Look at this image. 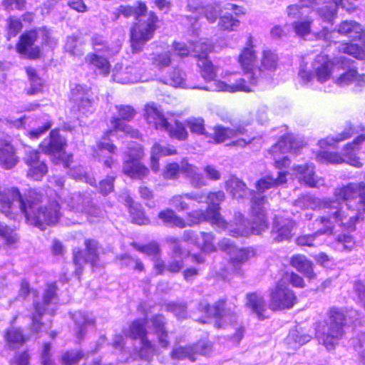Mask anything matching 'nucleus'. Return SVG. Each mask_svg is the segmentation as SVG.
Segmentation results:
<instances>
[{"instance_id": "obj_33", "label": "nucleus", "mask_w": 365, "mask_h": 365, "mask_svg": "<svg viewBox=\"0 0 365 365\" xmlns=\"http://www.w3.org/2000/svg\"><path fill=\"white\" fill-rule=\"evenodd\" d=\"M85 62L88 67L97 70L103 76H107L110 73L111 66L108 59L96 52L88 53Z\"/></svg>"}, {"instance_id": "obj_57", "label": "nucleus", "mask_w": 365, "mask_h": 365, "mask_svg": "<svg viewBox=\"0 0 365 365\" xmlns=\"http://www.w3.org/2000/svg\"><path fill=\"white\" fill-rule=\"evenodd\" d=\"M354 246V241L351 236L340 235L336 240L334 247L339 251H350Z\"/></svg>"}, {"instance_id": "obj_4", "label": "nucleus", "mask_w": 365, "mask_h": 365, "mask_svg": "<svg viewBox=\"0 0 365 365\" xmlns=\"http://www.w3.org/2000/svg\"><path fill=\"white\" fill-rule=\"evenodd\" d=\"M265 202L264 196H262L260 193L255 194L252 199V221L245 222L241 213H236L233 223L230 225V235H259L266 230L268 228V223L264 210Z\"/></svg>"}, {"instance_id": "obj_1", "label": "nucleus", "mask_w": 365, "mask_h": 365, "mask_svg": "<svg viewBox=\"0 0 365 365\" xmlns=\"http://www.w3.org/2000/svg\"><path fill=\"white\" fill-rule=\"evenodd\" d=\"M43 198V193L36 187L28 188L24 195L18 187H5L0 190V212L6 217L11 216L18 201L26 222L44 230L59 221L61 205L56 200H51L42 206Z\"/></svg>"}, {"instance_id": "obj_58", "label": "nucleus", "mask_w": 365, "mask_h": 365, "mask_svg": "<svg viewBox=\"0 0 365 365\" xmlns=\"http://www.w3.org/2000/svg\"><path fill=\"white\" fill-rule=\"evenodd\" d=\"M180 175V165L175 162L167 163L162 173L165 180H177L179 178Z\"/></svg>"}, {"instance_id": "obj_35", "label": "nucleus", "mask_w": 365, "mask_h": 365, "mask_svg": "<svg viewBox=\"0 0 365 365\" xmlns=\"http://www.w3.org/2000/svg\"><path fill=\"white\" fill-rule=\"evenodd\" d=\"M363 29L360 24L354 21H344L338 26L337 32L352 39L361 38Z\"/></svg>"}, {"instance_id": "obj_38", "label": "nucleus", "mask_w": 365, "mask_h": 365, "mask_svg": "<svg viewBox=\"0 0 365 365\" xmlns=\"http://www.w3.org/2000/svg\"><path fill=\"white\" fill-rule=\"evenodd\" d=\"M287 181L286 173L282 172L278 173L277 178L272 176L267 175L259 179L256 184V188L260 193L264 192L267 190L278 186L284 183Z\"/></svg>"}, {"instance_id": "obj_16", "label": "nucleus", "mask_w": 365, "mask_h": 365, "mask_svg": "<svg viewBox=\"0 0 365 365\" xmlns=\"http://www.w3.org/2000/svg\"><path fill=\"white\" fill-rule=\"evenodd\" d=\"M38 38V29L34 28L22 33L16 43V51L29 60H36L41 56L39 46H34Z\"/></svg>"}, {"instance_id": "obj_30", "label": "nucleus", "mask_w": 365, "mask_h": 365, "mask_svg": "<svg viewBox=\"0 0 365 365\" xmlns=\"http://www.w3.org/2000/svg\"><path fill=\"white\" fill-rule=\"evenodd\" d=\"M296 170L297 176L301 182L309 187H318L323 185L322 180H318L314 175L313 164H306L304 165H298L294 168Z\"/></svg>"}, {"instance_id": "obj_39", "label": "nucleus", "mask_w": 365, "mask_h": 365, "mask_svg": "<svg viewBox=\"0 0 365 365\" xmlns=\"http://www.w3.org/2000/svg\"><path fill=\"white\" fill-rule=\"evenodd\" d=\"M247 305L260 319L266 317V303L263 298L256 294L247 295Z\"/></svg>"}, {"instance_id": "obj_24", "label": "nucleus", "mask_w": 365, "mask_h": 365, "mask_svg": "<svg viewBox=\"0 0 365 365\" xmlns=\"http://www.w3.org/2000/svg\"><path fill=\"white\" fill-rule=\"evenodd\" d=\"M19 163V157L11 140L0 138V167L4 170H11Z\"/></svg>"}, {"instance_id": "obj_63", "label": "nucleus", "mask_w": 365, "mask_h": 365, "mask_svg": "<svg viewBox=\"0 0 365 365\" xmlns=\"http://www.w3.org/2000/svg\"><path fill=\"white\" fill-rule=\"evenodd\" d=\"M294 205L302 209L312 208L316 206L315 199L309 195H304L298 197L294 202Z\"/></svg>"}, {"instance_id": "obj_2", "label": "nucleus", "mask_w": 365, "mask_h": 365, "mask_svg": "<svg viewBox=\"0 0 365 365\" xmlns=\"http://www.w3.org/2000/svg\"><path fill=\"white\" fill-rule=\"evenodd\" d=\"M328 211L327 215L318 217L316 222L322 225L323 227L317 230L310 235H303L296 239L299 246L314 247L319 245V237L322 235H331L334 225L333 222L339 225L348 231L355 230V222L359 215L349 210L346 205H341L337 202H331L327 204Z\"/></svg>"}, {"instance_id": "obj_46", "label": "nucleus", "mask_w": 365, "mask_h": 365, "mask_svg": "<svg viewBox=\"0 0 365 365\" xmlns=\"http://www.w3.org/2000/svg\"><path fill=\"white\" fill-rule=\"evenodd\" d=\"M170 356L172 359L176 360H182L188 359L191 361H195V350L192 345H186L184 346H178L170 351Z\"/></svg>"}, {"instance_id": "obj_6", "label": "nucleus", "mask_w": 365, "mask_h": 365, "mask_svg": "<svg viewBox=\"0 0 365 365\" xmlns=\"http://www.w3.org/2000/svg\"><path fill=\"white\" fill-rule=\"evenodd\" d=\"M146 19H136L129 28V43L133 53L143 51L146 43L155 36L160 20L154 11H148Z\"/></svg>"}, {"instance_id": "obj_26", "label": "nucleus", "mask_w": 365, "mask_h": 365, "mask_svg": "<svg viewBox=\"0 0 365 365\" xmlns=\"http://www.w3.org/2000/svg\"><path fill=\"white\" fill-rule=\"evenodd\" d=\"M148 6L145 1H138L135 6L129 4L120 5L113 13V20L118 19L120 16H123L125 19L133 16L135 21L136 19L145 16L148 13Z\"/></svg>"}, {"instance_id": "obj_50", "label": "nucleus", "mask_w": 365, "mask_h": 365, "mask_svg": "<svg viewBox=\"0 0 365 365\" xmlns=\"http://www.w3.org/2000/svg\"><path fill=\"white\" fill-rule=\"evenodd\" d=\"M230 192L234 197L242 198L247 195L245 183L235 176H230Z\"/></svg>"}, {"instance_id": "obj_45", "label": "nucleus", "mask_w": 365, "mask_h": 365, "mask_svg": "<svg viewBox=\"0 0 365 365\" xmlns=\"http://www.w3.org/2000/svg\"><path fill=\"white\" fill-rule=\"evenodd\" d=\"M6 35L7 41L16 37L23 29L21 21L14 16H9L6 19Z\"/></svg>"}, {"instance_id": "obj_31", "label": "nucleus", "mask_w": 365, "mask_h": 365, "mask_svg": "<svg viewBox=\"0 0 365 365\" xmlns=\"http://www.w3.org/2000/svg\"><path fill=\"white\" fill-rule=\"evenodd\" d=\"M126 207L133 224L145 225L150 223V219L141 205L135 203L131 197L126 199Z\"/></svg>"}, {"instance_id": "obj_32", "label": "nucleus", "mask_w": 365, "mask_h": 365, "mask_svg": "<svg viewBox=\"0 0 365 365\" xmlns=\"http://www.w3.org/2000/svg\"><path fill=\"white\" fill-rule=\"evenodd\" d=\"M253 251L249 248H238L230 242V267L239 270L241 265L251 256Z\"/></svg>"}, {"instance_id": "obj_48", "label": "nucleus", "mask_w": 365, "mask_h": 365, "mask_svg": "<svg viewBox=\"0 0 365 365\" xmlns=\"http://www.w3.org/2000/svg\"><path fill=\"white\" fill-rule=\"evenodd\" d=\"M359 128H354L350 123L347 124L346 127L344 130L339 133L335 138H327L326 140H322L319 141L320 145L322 147L324 144L332 145L336 142H339L341 140H344L354 134H357L359 133Z\"/></svg>"}, {"instance_id": "obj_25", "label": "nucleus", "mask_w": 365, "mask_h": 365, "mask_svg": "<svg viewBox=\"0 0 365 365\" xmlns=\"http://www.w3.org/2000/svg\"><path fill=\"white\" fill-rule=\"evenodd\" d=\"M151 327L157 336L159 345L167 349L170 346L169 331L167 328V320L162 314H155L150 317Z\"/></svg>"}, {"instance_id": "obj_54", "label": "nucleus", "mask_w": 365, "mask_h": 365, "mask_svg": "<svg viewBox=\"0 0 365 365\" xmlns=\"http://www.w3.org/2000/svg\"><path fill=\"white\" fill-rule=\"evenodd\" d=\"M139 340L141 344L139 350L140 357L150 360L156 350L155 344L148 339V336Z\"/></svg>"}, {"instance_id": "obj_15", "label": "nucleus", "mask_w": 365, "mask_h": 365, "mask_svg": "<svg viewBox=\"0 0 365 365\" xmlns=\"http://www.w3.org/2000/svg\"><path fill=\"white\" fill-rule=\"evenodd\" d=\"M334 195L335 200H329L324 202V207L326 210V212L328 211L327 204L331 202H337L341 205H346L351 212H355L359 215V217L355 222V225L363 219V213L359 210H355L351 208L349 201L355 199L356 197H365V182H360L358 183H349L346 185L336 187L334 191Z\"/></svg>"}, {"instance_id": "obj_56", "label": "nucleus", "mask_w": 365, "mask_h": 365, "mask_svg": "<svg viewBox=\"0 0 365 365\" xmlns=\"http://www.w3.org/2000/svg\"><path fill=\"white\" fill-rule=\"evenodd\" d=\"M314 5L313 0H302L300 4L291 5L287 8L288 16L292 18H298L304 14V7H312Z\"/></svg>"}, {"instance_id": "obj_53", "label": "nucleus", "mask_w": 365, "mask_h": 365, "mask_svg": "<svg viewBox=\"0 0 365 365\" xmlns=\"http://www.w3.org/2000/svg\"><path fill=\"white\" fill-rule=\"evenodd\" d=\"M118 117L130 122L134 119L137 114L135 108L131 105L119 104L115 106Z\"/></svg>"}, {"instance_id": "obj_3", "label": "nucleus", "mask_w": 365, "mask_h": 365, "mask_svg": "<svg viewBox=\"0 0 365 365\" xmlns=\"http://www.w3.org/2000/svg\"><path fill=\"white\" fill-rule=\"evenodd\" d=\"M125 122V120L118 116L112 117L110 119L112 128L104 132L101 138L96 142V146L93 148V156L97 158L106 168L112 169L118 164V160L114 155L118 154V149L109 138L113 132H122L130 138L142 139L140 130L126 124Z\"/></svg>"}, {"instance_id": "obj_59", "label": "nucleus", "mask_w": 365, "mask_h": 365, "mask_svg": "<svg viewBox=\"0 0 365 365\" xmlns=\"http://www.w3.org/2000/svg\"><path fill=\"white\" fill-rule=\"evenodd\" d=\"M115 176L107 175L99 182L98 192L103 196L108 195L114 190Z\"/></svg>"}, {"instance_id": "obj_10", "label": "nucleus", "mask_w": 365, "mask_h": 365, "mask_svg": "<svg viewBox=\"0 0 365 365\" xmlns=\"http://www.w3.org/2000/svg\"><path fill=\"white\" fill-rule=\"evenodd\" d=\"M238 61L245 72L246 78L250 81V72L255 71L257 67V56L253 49L252 38L250 36L246 46L239 56ZM244 91L250 92V82L247 83L245 78L236 79L235 83L230 84V92Z\"/></svg>"}, {"instance_id": "obj_13", "label": "nucleus", "mask_w": 365, "mask_h": 365, "mask_svg": "<svg viewBox=\"0 0 365 365\" xmlns=\"http://www.w3.org/2000/svg\"><path fill=\"white\" fill-rule=\"evenodd\" d=\"M84 250L77 248L72 252V262L75 266L74 274L78 277L83 272L84 265L88 263L92 267L98 265L100 259L98 249L100 245L98 240L93 238L84 240Z\"/></svg>"}, {"instance_id": "obj_64", "label": "nucleus", "mask_w": 365, "mask_h": 365, "mask_svg": "<svg viewBox=\"0 0 365 365\" xmlns=\"http://www.w3.org/2000/svg\"><path fill=\"white\" fill-rule=\"evenodd\" d=\"M31 355L28 349L23 350L15 354L11 364L13 365H29Z\"/></svg>"}, {"instance_id": "obj_55", "label": "nucleus", "mask_w": 365, "mask_h": 365, "mask_svg": "<svg viewBox=\"0 0 365 365\" xmlns=\"http://www.w3.org/2000/svg\"><path fill=\"white\" fill-rule=\"evenodd\" d=\"M339 51L353 56L356 58L364 57V51L356 43H343L337 47Z\"/></svg>"}, {"instance_id": "obj_44", "label": "nucleus", "mask_w": 365, "mask_h": 365, "mask_svg": "<svg viewBox=\"0 0 365 365\" xmlns=\"http://www.w3.org/2000/svg\"><path fill=\"white\" fill-rule=\"evenodd\" d=\"M232 128H230V146L236 145L243 147L248 143H250L254 138H239L237 140H232L233 137H238L239 135H243L246 131L244 126L242 125H232Z\"/></svg>"}, {"instance_id": "obj_22", "label": "nucleus", "mask_w": 365, "mask_h": 365, "mask_svg": "<svg viewBox=\"0 0 365 365\" xmlns=\"http://www.w3.org/2000/svg\"><path fill=\"white\" fill-rule=\"evenodd\" d=\"M353 63H351L345 57L339 58L336 68H341L344 72L335 80L338 86L343 87L352 83H355L359 86L365 85V76L358 74Z\"/></svg>"}, {"instance_id": "obj_34", "label": "nucleus", "mask_w": 365, "mask_h": 365, "mask_svg": "<svg viewBox=\"0 0 365 365\" xmlns=\"http://www.w3.org/2000/svg\"><path fill=\"white\" fill-rule=\"evenodd\" d=\"M201 197L190 193L175 194L169 199V204L178 211H185L189 208L187 200L200 202L199 198Z\"/></svg>"}, {"instance_id": "obj_49", "label": "nucleus", "mask_w": 365, "mask_h": 365, "mask_svg": "<svg viewBox=\"0 0 365 365\" xmlns=\"http://www.w3.org/2000/svg\"><path fill=\"white\" fill-rule=\"evenodd\" d=\"M186 127H188L190 131L195 135H201L206 134L205 120L202 118H191L183 122Z\"/></svg>"}, {"instance_id": "obj_20", "label": "nucleus", "mask_w": 365, "mask_h": 365, "mask_svg": "<svg viewBox=\"0 0 365 365\" xmlns=\"http://www.w3.org/2000/svg\"><path fill=\"white\" fill-rule=\"evenodd\" d=\"M296 299L294 293L287 287L282 279L270 293L269 307L274 311L290 309L295 304Z\"/></svg>"}, {"instance_id": "obj_23", "label": "nucleus", "mask_w": 365, "mask_h": 365, "mask_svg": "<svg viewBox=\"0 0 365 365\" xmlns=\"http://www.w3.org/2000/svg\"><path fill=\"white\" fill-rule=\"evenodd\" d=\"M193 45L195 49L201 50V52L197 53L195 57L202 76L207 81L213 80L216 76L215 69L207 57V53L212 50V46L201 41L195 42Z\"/></svg>"}, {"instance_id": "obj_28", "label": "nucleus", "mask_w": 365, "mask_h": 365, "mask_svg": "<svg viewBox=\"0 0 365 365\" xmlns=\"http://www.w3.org/2000/svg\"><path fill=\"white\" fill-rule=\"evenodd\" d=\"M4 339L10 349H16L24 346L29 341V336L23 330L17 327L6 329L4 333Z\"/></svg>"}, {"instance_id": "obj_5", "label": "nucleus", "mask_w": 365, "mask_h": 365, "mask_svg": "<svg viewBox=\"0 0 365 365\" xmlns=\"http://www.w3.org/2000/svg\"><path fill=\"white\" fill-rule=\"evenodd\" d=\"M143 117L148 125L155 130H165L172 139L179 141H185L188 139L189 133L183 122L179 119L169 122L168 118L154 103H148L145 105Z\"/></svg>"}, {"instance_id": "obj_62", "label": "nucleus", "mask_w": 365, "mask_h": 365, "mask_svg": "<svg viewBox=\"0 0 365 365\" xmlns=\"http://www.w3.org/2000/svg\"><path fill=\"white\" fill-rule=\"evenodd\" d=\"M57 286L55 282L48 284L43 293V303L48 305L57 297Z\"/></svg>"}, {"instance_id": "obj_42", "label": "nucleus", "mask_w": 365, "mask_h": 365, "mask_svg": "<svg viewBox=\"0 0 365 365\" xmlns=\"http://www.w3.org/2000/svg\"><path fill=\"white\" fill-rule=\"evenodd\" d=\"M172 56L170 51L154 53L151 56V65L158 70L168 68L173 62Z\"/></svg>"}, {"instance_id": "obj_7", "label": "nucleus", "mask_w": 365, "mask_h": 365, "mask_svg": "<svg viewBox=\"0 0 365 365\" xmlns=\"http://www.w3.org/2000/svg\"><path fill=\"white\" fill-rule=\"evenodd\" d=\"M328 316V320L317 324L316 337L327 349L331 350L344 334L346 317L344 314L337 308H331Z\"/></svg>"}, {"instance_id": "obj_17", "label": "nucleus", "mask_w": 365, "mask_h": 365, "mask_svg": "<svg viewBox=\"0 0 365 365\" xmlns=\"http://www.w3.org/2000/svg\"><path fill=\"white\" fill-rule=\"evenodd\" d=\"M278 56L271 50H264L260 58V66L250 71V84L256 85L260 81L269 78L277 69L278 65Z\"/></svg>"}, {"instance_id": "obj_43", "label": "nucleus", "mask_w": 365, "mask_h": 365, "mask_svg": "<svg viewBox=\"0 0 365 365\" xmlns=\"http://www.w3.org/2000/svg\"><path fill=\"white\" fill-rule=\"evenodd\" d=\"M201 241L197 240L195 245L203 253L214 252L217 250V247L214 243V235L211 232H200Z\"/></svg>"}, {"instance_id": "obj_12", "label": "nucleus", "mask_w": 365, "mask_h": 365, "mask_svg": "<svg viewBox=\"0 0 365 365\" xmlns=\"http://www.w3.org/2000/svg\"><path fill=\"white\" fill-rule=\"evenodd\" d=\"M202 210H193L186 213V219L177 214L172 208L161 210L157 217L163 225L171 228L184 229L191 227L203 222Z\"/></svg>"}, {"instance_id": "obj_29", "label": "nucleus", "mask_w": 365, "mask_h": 365, "mask_svg": "<svg viewBox=\"0 0 365 365\" xmlns=\"http://www.w3.org/2000/svg\"><path fill=\"white\" fill-rule=\"evenodd\" d=\"M24 70L30 83V87L26 90V95L34 96L43 93L45 87V81L40 76L38 71L32 66H26L24 68Z\"/></svg>"}, {"instance_id": "obj_37", "label": "nucleus", "mask_w": 365, "mask_h": 365, "mask_svg": "<svg viewBox=\"0 0 365 365\" xmlns=\"http://www.w3.org/2000/svg\"><path fill=\"white\" fill-rule=\"evenodd\" d=\"M291 265L296 268L299 272L303 273L304 276L310 279L314 278L315 274L312 269V263L302 255L293 256L290 260Z\"/></svg>"}, {"instance_id": "obj_9", "label": "nucleus", "mask_w": 365, "mask_h": 365, "mask_svg": "<svg viewBox=\"0 0 365 365\" xmlns=\"http://www.w3.org/2000/svg\"><path fill=\"white\" fill-rule=\"evenodd\" d=\"M145 156L143 145L140 143L130 145L124 153L123 173L133 180H143L148 178L150 171L142 161Z\"/></svg>"}, {"instance_id": "obj_60", "label": "nucleus", "mask_w": 365, "mask_h": 365, "mask_svg": "<svg viewBox=\"0 0 365 365\" xmlns=\"http://www.w3.org/2000/svg\"><path fill=\"white\" fill-rule=\"evenodd\" d=\"M1 5L8 12L14 10L23 11L26 7V0H2Z\"/></svg>"}, {"instance_id": "obj_11", "label": "nucleus", "mask_w": 365, "mask_h": 365, "mask_svg": "<svg viewBox=\"0 0 365 365\" xmlns=\"http://www.w3.org/2000/svg\"><path fill=\"white\" fill-rule=\"evenodd\" d=\"M336 67L337 63L330 61L327 55L320 54L312 63L313 72L306 69L307 65L301 64L298 75L303 83H309L314 78L320 83H324L330 78L331 73Z\"/></svg>"}, {"instance_id": "obj_21", "label": "nucleus", "mask_w": 365, "mask_h": 365, "mask_svg": "<svg viewBox=\"0 0 365 365\" xmlns=\"http://www.w3.org/2000/svg\"><path fill=\"white\" fill-rule=\"evenodd\" d=\"M40 153L36 149L26 151L24 163L28 167L26 177L33 180L40 181L48 171V165L45 161L41 160Z\"/></svg>"}, {"instance_id": "obj_52", "label": "nucleus", "mask_w": 365, "mask_h": 365, "mask_svg": "<svg viewBox=\"0 0 365 365\" xmlns=\"http://www.w3.org/2000/svg\"><path fill=\"white\" fill-rule=\"evenodd\" d=\"M64 48L66 52L73 56H80L83 53L79 37L77 35L73 34L66 38Z\"/></svg>"}, {"instance_id": "obj_8", "label": "nucleus", "mask_w": 365, "mask_h": 365, "mask_svg": "<svg viewBox=\"0 0 365 365\" xmlns=\"http://www.w3.org/2000/svg\"><path fill=\"white\" fill-rule=\"evenodd\" d=\"M67 145L66 138L61 135L59 129L56 128L50 131L48 142L42 141L39 143L38 150L49 156L54 165H62L65 168H69L73 155L71 153L66 152Z\"/></svg>"}, {"instance_id": "obj_40", "label": "nucleus", "mask_w": 365, "mask_h": 365, "mask_svg": "<svg viewBox=\"0 0 365 365\" xmlns=\"http://www.w3.org/2000/svg\"><path fill=\"white\" fill-rule=\"evenodd\" d=\"M312 337L302 331V330H291L286 339L287 345L293 349H297L303 344L309 342Z\"/></svg>"}, {"instance_id": "obj_47", "label": "nucleus", "mask_w": 365, "mask_h": 365, "mask_svg": "<svg viewBox=\"0 0 365 365\" xmlns=\"http://www.w3.org/2000/svg\"><path fill=\"white\" fill-rule=\"evenodd\" d=\"M84 352L81 349H69L61 356L63 365H77L83 358Z\"/></svg>"}, {"instance_id": "obj_18", "label": "nucleus", "mask_w": 365, "mask_h": 365, "mask_svg": "<svg viewBox=\"0 0 365 365\" xmlns=\"http://www.w3.org/2000/svg\"><path fill=\"white\" fill-rule=\"evenodd\" d=\"M300 148L299 143L291 135L283 136L269 150L272 155L276 168L282 169L289 165L290 160L287 156L284 155L288 152L296 153Z\"/></svg>"}, {"instance_id": "obj_19", "label": "nucleus", "mask_w": 365, "mask_h": 365, "mask_svg": "<svg viewBox=\"0 0 365 365\" xmlns=\"http://www.w3.org/2000/svg\"><path fill=\"white\" fill-rule=\"evenodd\" d=\"M207 198L208 205L205 210H202L203 222H208L212 225L225 228L227 222L220 214V202L225 198L224 193L221 191L210 192Z\"/></svg>"}, {"instance_id": "obj_51", "label": "nucleus", "mask_w": 365, "mask_h": 365, "mask_svg": "<svg viewBox=\"0 0 365 365\" xmlns=\"http://www.w3.org/2000/svg\"><path fill=\"white\" fill-rule=\"evenodd\" d=\"M165 83L173 87H181L185 85L184 74L178 68H174L165 78Z\"/></svg>"}, {"instance_id": "obj_41", "label": "nucleus", "mask_w": 365, "mask_h": 365, "mask_svg": "<svg viewBox=\"0 0 365 365\" xmlns=\"http://www.w3.org/2000/svg\"><path fill=\"white\" fill-rule=\"evenodd\" d=\"M130 246L135 250L147 256L158 258L161 254L160 245L155 241L150 242L147 244H138L135 242H132L130 243Z\"/></svg>"}, {"instance_id": "obj_36", "label": "nucleus", "mask_w": 365, "mask_h": 365, "mask_svg": "<svg viewBox=\"0 0 365 365\" xmlns=\"http://www.w3.org/2000/svg\"><path fill=\"white\" fill-rule=\"evenodd\" d=\"M148 334L146 319L137 318L130 323L128 336L133 340L140 339L148 336Z\"/></svg>"}, {"instance_id": "obj_27", "label": "nucleus", "mask_w": 365, "mask_h": 365, "mask_svg": "<svg viewBox=\"0 0 365 365\" xmlns=\"http://www.w3.org/2000/svg\"><path fill=\"white\" fill-rule=\"evenodd\" d=\"M294 222L289 219L277 220L273 225L271 235L273 240L282 242L289 240L292 237Z\"/></svg>"}, {"instance_id": "obj_14", "label": "nucleus", "mask_w": 365, "mask_h": 365, "mask_svg": "<svg viewBox=\"0 0 365 365\" xmlns=\"http://www.w3.org/2000/svg\"><path fill=\"white\" fill-rule=\"evenodd\" d=\"M365 141V130L361 129L360 133L352 143H348L344 148V157L336 153L323 151L320 152L317 158L321 162H327L331 163H341L346 162L356 168H361L362 163L355 156L354 152L358 150L360 145Z\"/></svg>"}, {"instance_id": "obj_61", "label": "nucleus", "mask_w": 365, "mask_h": 365, "mask_svg": "<svg viewBox=\"0 0 365 365\" xmlns=\"http://www.w3.org/2000/svg\"><path fill=\"white\" fill-rule=\"evenodd\" d=\"M91 45L94 50L101 52H108L110 48L104 40L103 36L100 34H94L91 38Z\"/></svg>"}]
</instances>
